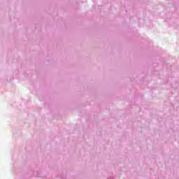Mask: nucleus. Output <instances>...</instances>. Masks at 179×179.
Returning <instances> with one entry per match:
<instances>
[{
	"label": "nucleus",
	"mask_w": 179,
	"mask_h": 179,
	"mask_svg": "<svg viewBox=\"0 0 179 179\" xmlns=\"http://www.w3.org/2000/svg\"><path fill=\"white\" fill-rule=\"evenodd\" d=\"M108 179H114V178H113V177H109V178H108Z\"/></svg>",
	"instance_id": "obj_1"
}]
</instances>
